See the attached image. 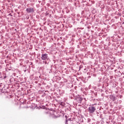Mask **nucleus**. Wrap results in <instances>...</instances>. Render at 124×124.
Returning a JSON list of instances; mask_svg holds the SVG:
<instances>
[{
  "instance_id": "nucleus-3",
  "label": "nucleus",
  "mask_w": 124,
  "mask_h": 124,
  "mask_svg": "<svg viewBox=\"0 0 124 124\" xmlns=\"http://www.w3.org/2000/svg\"><path fill=\"white\" fill-rule=\"evenodd\" d=\"M27 12H33V9L32 8H28L27 9Z\"/></svg>"
},
{
  "instance_id": "nucleus-2",
  "label": "nucleus",
  "mask_w": 124,
  "mask_h": 124,
  "mask_svg": "<svg viewBox=\"0 0 124 124\" xmlns=\"http://www.w3.org/2000/svg\"><path fill=\"white\" fill-rule=\"evenodd\" d=\"M89 109L90 113H93V112L95 110V108L93 107H89Z\"/></svg>"
},
{
  "instance_id": "nucleus-1",
  "label": "nucleus",
  "mask_w": 124,
  "mask_h": 124,
  "mask_svg": "<svg viewBox=\"0 0 124 124\" xmlns=\"http://www.w3.org/2000/svg\"><path fill=\"white\" fill-rule=\"evenodd\" d=\"M48 59V55L47 54H44L42 55V59L45 61Z\"/></svg>"
}]
</instances>
